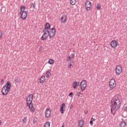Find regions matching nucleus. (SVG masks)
Returning a JSON list of instances; mask_svg holds the SVG:
<instances>
[{
    "label": "nucleus",
    "instance_id": "1",
    "mask_svg": "<svg viewBox=\"0 0 127 127\" xmlns=\"http://www.w3.org/2000/svg\"><path fill=\"white\" fill-rule=\"evenodd\" d=\"M121 100L120 98L118 97H114L111 102V113L113 115L116 114V111H118L119 108L121 107Z\"/></svg>",
    "mask_w": 127,
    "mask_h": 127
},
{
    "label": "nucleus",
    "instance_id": "2",
    "mask_svg": "<svg viewBox=\"0 0 127 127\" xmlns=\"http://www.w3.org/2000/svg\"><path fill=\"white\" fill-rule=\"evenodd\" d=\"M33 101V95L30 94L26 98V104L27 106H29V109L30 110L31 113H34L35 112V108L33 107V104L32 103V101Z\"/></svg>",
    "mask_w": 127,
    "mask_h": 127
},
{
    "label": "nucleus",
    "instance_id": "3",
    "mask_svg": "<svg viewBox=\"0 0 127 127\" xmlns=\"http://www.w3.org/2000/svg\"><path fill=\"white\" fill-rule=\"evenodd\" d=\"M11 88V84L10 82L7 81L5 85L3 86L1 92L2 93V95L3 96H6L8 93H9V91H10V88Z\"/></svg>",
    "mask_w": 127,
    "mask_h": 127
},
{
    "label": "nucleus",
    "instance_id": "4",
    "mask_svg": "<svg viewBox=\"0 0 127 127\" xmlns=\"http://www.w3.org/2000/svg\"><path fill=\"white\" fill-rule=\"evenodd\" d=\"M55 34H56V29H55V28H52L50 29V31H49L50 39H51L52 37H54V36H55Z\"/></svg>",
    "mask_w": 127,
    "mask_h": 127
},
{
    "label": "nucleus",
    "instance_id": "5",
    "mask_svg": "<svg viewBox=\"0 0 127 127\" xmlns=\"http://www.w3.org/2000/svg\"><path fill=\"white\" fill-rule=\"evenodd\" d=\"M49 30H47L46 32H45L41 38V40H43V41L46 40V39L48 38V36H49Z\"/></svg>",
    "mask_w": 127,
    "mask_h": 127
},
{
    "label": "nucleus",
    "instance_id": "6",
    "mask_svg": "<svg viewBox=\"0 0 127 127\" xmlns=\"http://www.w3.org/2000/svg\"><path fill=\"white\" fill-rule=\"evenodd\" d=\"M116 75L119 76V75H121V73H122L123 69H122V66L120 65H118L116 66L115 69Z\"/></svg>",
    "mask_w": 127,
    "mask_h": 127
},
{
    "label": "nucleus",
    "instance_id": "7",
    "mask_svg": "<svg viewBox=\"0 0 127 127\" xmlns=\"http://www.w3.org/2000/svg\"><path fill=\"white\" fill-rule=\"evenodd\" d=\"M109 87L111 89H114L116 87V80L114 79H112L109 82Z\"/></svg>",
    "mask_w": 127,
    "mask_h": 127
},
{
    "label": "nucleus",
    "instance_id": "8",
    "mask_svg": "<svg viewBox=\"0 0 127 127\" xmlns=\"http://www.w3.org/2000/svg\"><path fill=\"white\" fill-rule=\"evenodd\" d=\"M85 6L87 10H91V7L92 6V2L91 1L87 0L85 3Z\"/></svg>",
    "mask_w": 127,
    "mask_h": 127
},
{
    "label": "nucleus",
    "instance_id": "9",
    "mask_svg": "<svg viewBox=\"0 0 127 127\" xmlns=\"http://www.w3.org/2000/svg\"><path fill=\"white\" fill-rule=\"evenodd\" d=\"M51 116V109L50 108H46V111H45V117L47 119L49 118Z\"/></svg>",
    "mask_w": 127,
    "mask_h": 127
},
{
    "label": "nucleus",
    "instance_id": "10",
    "mask_svg": "<svg viewBox=\"0 0 127 127\" xmlns=\"http://www.w3.org/2000/svg\"><path fill=\"white\" fill-rule=\"evenodd\" d=\"M110 45L112 48H116L117 46L119 45V42L116 40H113L111 41Z\"/></svg>",
    "mask_w": 127,
    "mask_h": 127
},
{
    "label": "nucleus",
    "instance_id": "11",
    "mask_svg": "<svg viewBox=\"0 0 127 127\" xmlns=\"http://www.w3.org/2000/svg\"><path fill=\"white\" fill-rule=\"evenodd\" d=\"M21 14V18L23 20L26 19L27 17V12L26 11H23V12L20 13Z\"/></svg>",
    "mask_w": 127,
    "mask_h": 127
},
{
    "label": "nucleus",
    "instance_id": "12",
    "mask_svg": "<svg viewBox=\"0 0 127 127\" xmlns=\"http://www.w3.org/2000/svg\"><path fill=\"white\" fill-rule=\"evenodd\" d=\"M65 104L64 103H63L62 105H61V108H60V111L61 113V114H64V112H65Z\"/></svg>",
    "mask_w": 127,
    "mask_h": 127
},
{
    "label": "nucleus",
    "instance_id": "13",
    "mask_svg": "<svg viewBox=\"0 0 127 127\" xmlns=\"http://www.w3.org/2000/svg\"><path fill=\"white\" fill-rule=\"evenodd\" d=\"M72 59H75V54H71L70 56L67 57L66 58V61L70 62Z\"/></svg>",
    "mask_w": 127,
    "mask_h": 127
},
{
    "label": "nucleus",
    "instance_id": "14",
    "mask_svg": "<svg viewBox=\"0 0 127 127\" xmlns=\"http://www.w3.org/2000/svg\"><path fill=\"white\" fill-rule=\"evenodd\" d=\"M61 19L63 23H66V21H67V15H63L62 16Z\"/></svg>",
    "mask_w": 127,
    "mask_h": 127
},
{
    "label": "nucleus",
    "instance_id": "15",
    "mask_svg": "<svg viewBox=\"0 0 127 127\" xmlns=\"http://www.w3.org/2000/svg\"><path fill=\"white\" fill-rule=\"evenodd\" d=\"M45 82V76L44 75H42L40 79V83L41 84H43Z\"/></svg>",
    "mask_w": 127,
    "mask_h": 127
},
{
    "label": "nucleus",
    "instance_id": "16",
    "mask_svg": "<svg viewBox=\"0 0 127 127\" xmlns=\"http://www.w3.org/2000/svg\"><path fill=\"white\" fill-rule=\"evenodd\" d=\"M50 27H51V25H50V24L49 23H46L45 25V29H47V30H48L50 29Z\"/></svg>",
    "mask_w": 127,
    "mask_h": 127
},
{
    "label": "nucleus",
    "instance_id": "17",
    "mask_svg": "<svg viewBox=\"0 0 127 127\" xmlns=\"http://www.w3.org/2000/svg\"><path fill=\"white\" fill-rule=\"evenodd\" d=\"M83 126H84V120H80L78 122V127H83Z\"/></svg>",
    "mask_w": 127,
    "mask_h": 127
},
{
    "label": "nucleus",
    "instance_id": "18",
    "mask_svg": "<svg viewBox=\"0 0 127 127\" xmlns=\"http://www.w3.org/2000/svg\"><path fill=\"white\" fill-rule=\"evenodd\" d=\"M73 89H76L78 87V83L77 81H74L72 84Z\"/></svg>",
    "mask_w": 127,
    "mask_h": 127
},
{
    "label": "nucleus",
    "instance_id": "19",
    "mask_svg": "<svg viewBox=\"0 0 127 127\" xmlns=\"http://www.w3.org/2000/svg\"><path fill=\"white\" fill-rule=\"evenodd\" d=\"M51 76V72L49 71V70H48L46 72V76L47 78H48Z\"/></svg>",
    "mask_w": 127,
    "mask_h": 127
},
{
    "label": "nucleus",
    "instance_id": "20",
    "mask_svg": "<svg viewBox=\"0 0 127 127\" xmlns=\"http://www.w3.org/2000/svg\"><path fill=\"white\" fill-rule=\"evenodd\" d=\"M80 85H81V86H87V81H86L85 80H83L81 82Z\"/></svg>",
    "mask_w": 127,
    "mask_h": 127
},
{
    "label": "nucleus",
    "instance_id": "21",
    "mask_svg": "<svg viewBox=\"0 0 127 127\" xmlns=\"http://www.w3.org/2000/svg\"><path fill=\"white\" fill-rule=\"evenodd\" d=\"M86 87H87V85H81L80 86L81 91H82V92H83V91H85Z\"/></svg>",
    "mask_w": 127,
    "mask_h": 127
},
{
    "label": "nucleus",
    "instance_id": "22",
    "mask_svg": "<svg viewBox=\"0 0 127 127\" xmlns=\"http://www.w3.org/2000/svg\"><path fill=\"white\" fill-rule=\"evenodd\" d=\"M126 122L125 121H122L120 124V127H126Z\"/></svg>",
    "mask_w": 127,
    "mask_h": 127
},
{
    "label": "nucleus",
    "instance_id": "23",
    "mask_svg": "<svg viewBox=\"0 0 127 127\" xmlns=\"http://www.w3.org/2000/svg\"><path fill=\"white\" fill-rule=\"evenodd\" d=\"M25 8H26V7H25V6H22L21 7V8H20V13H22V12H23V11H24V10H25Z\"/></svg>",
    "mask_w": 127,
    "mask_h": 127
},
{
    "label": "nucleus",
    "instance_id": "24",
    "mask_svg": "<svg viewBox=\"0 0 127 127\" xmlns=\"http://www.w3.org/2000/svg\"><path fill=\"white\" fill-rule=\"evenodd\" d=\"M44 127H50V122H46Z\"/></svg>",
    "mask_w": 127,
    "mask_h": 127
},
{
    "label": "nucleus",
    "instance_id": "25",
    "mask_svg": "<svg viewBox=\"0 0 127 127\" xmlns=\"http://www.w3.org/2000/svg\"><path fill=\"white\" fill-rule=\"evenodd\" d=\"M75 3L76 0H70V4H71V5H74Z\"/></svg>",
    "mask_w": 127,
    "mask_h": 127
},
{
    "label": "nucleus",
    "instance_id": "26",
    "mask_svg": "<svg viewBox=\"0 0 127 127\" xmlns=\"http://www.w3.org/2000/svg\"><path fill=\"white\" fill-rule=\"evenodd\" d=\"M48 62H49V64H51V65H52V64H54V60L52 59H50Z\"/></svg>",
    "mask_w": 127,
    "mask_h": 127
},
{
    "label": "nucleus",
    "instance_id": "27",
    "mask_svg": "<svg viewBox=\"0 0 127 127\" xmlns=\"http://www.w3.org/2000/svg\"><path fill=\"white\" fill-rule=\"evenodd\" d=\"M96 8L97 10H100L101 9V4H100V3H97Z\"/></svg>",
    "mask_w": 127,
    "mask_h": 127
},
{
    "label": "nucleus",
    "instance_id": "28",
    "mask_svg": "<svg viewBox=\"0 0 127 127\" xmlns=\"http://www.w3.org/2000/svg\"><path fill=\"white\" fill-rule=\"evenodd\" d=\"M22 121L23 124H26V121H27V117H25Z\"/></svg>",
    "mask_w": 127,
    "mask_h": 127
},
{
    "label": "nucleus",
    "instance_id": "29",
    "mask_svg": "<svg viewBox=\"0 0 127 127\" xmlns=\"http://www.w3.org/2000/svg\"><path fill=\"white\" fill-rule=\"evenodd\" d=\"M31 7H33V8H35V2H33L31 3Z\"/></svg>",
    "mask_w": 127,
    "mask_h": 127
},
{
    "label": "nucleus",
    "instance_id": "30",
    "mask_svg": "<svg viewBox=\"0 0 127 127\" xmlns=\"http://www.w3.org/2000/svg\"><path fill=\"white\" fill-rule=\"evenodd\" d=\"M36 122H37V118L36 117H34L33 118V124H35V123H36Z\"/></svg>",
    "mask_w": 127,
    "mask_h": 127
},
{
    "label": "nucleus",
    "instance_id": "31",
    "mask_svg": "<svg viewBox=\"0 0 127 127\" xmlns=\"http://www.w3.org/2000/svg\"><path fill=\"white\" fill-rule=\"evenodd\" d=\"M14 81H15V83L17 84V83H18V78H15Z\"/></svg>",
    "mask_w": 127,
    "mask_h": 127
},
{
    "label": "nucleus",
    "instance_id": "32",
    "mask_svg": "<svg viewBox=\"0 0 127 127\" xmlns=\"http://www.w3.org/2000/svg\"><path fill=\"white\" fill-rule=\"evenodd\" d=\"M69 97H72V96H73V92H70L69 95Z\"/></svg>",
    "mask_w": 127,
    "mask_h": 127
},
{
    "label": "nucleus",
    "instance_id": "33",
    "mask_svg": "<svg viewBox=\"0 0 127 127\" xmlns=\"http://www.w3.org/2000/svg\"><path fill=\"white\" fill-rule=\"evenodd\" d=\"M80 94H81V92H78L77 93H76V96H78V97H80Z\"/></svg>",
    "mask_w": 127,
    "mask_h": 127
},
{
    "label": "nucleus",
    "instance_id": "34",
    "mask_svg": "<svg viewBox=\"0 0 127 127\" xmlns=\"http://www.w3.org/2000/svg\"><path fill=\"white\" fill-rule=\"evenodd\" d=\"M93 121L92 120H90V124L91 125V126H93Z\"/></svg>",
    "mask_w": 127,
    "mask_h": 127
},
{
    "label": "nucleus",
    "instance_id": "35",
    "mask_svg": "<svg viewBox=\"0 0 127 127\" xmlns=\"http://www.w3.org/2000/svg\"><path fill=\"white\" fill-rule=\"evenodd\" d=\"M77 86H81V82H77Z\"/></svg>",
    "mask_w": 127,
    "mask_h": 127
},
{
    "label": "nucleus",
    "instance_id": "36",
    "mask_svg": "<svg viewBox=\"0 0 127 127\" xmlns=\"http://www.w3.org/2000/svg\"><path fill=\"white\" fill-rule=\"evenodd\" d=\"M2 35V34L1 33V32L0 31V39L1 38Z\"/></svg>",
    "mask_w": 127,
    "mask_h": 127
},
{
    "label": "nucleus",
    "instance_id": "37",
    "mask_svg": "<svg viewBox=\"0 0 127 127\" xmlns=\"http://www.w3.org/2000/svg\"><path fill=\"white\" fill-rule=\"evenodd\" d=\"M46 30H47V29H45V28H44V29H43V32H46Z\"/></svg>",
    "mask_w": 127,
    "mask_h": 127
},
{
    "label": "nucleus",
    "instance_id": "38",
    "mask_svg": "<svg viewBox=\"0 0 127 127\" xmlns=\"http://www.w3.org/2000/svg\"><path fill=\"white\" fill-rule=\"evenodd\" d=\"M3 84V80L2 79V80H1V85H2Z\"/></svg>",
    "mask_w": 127,
    "mask_h": 127
},
{
    "label": "nucleus",
    "instance_id": "39",
    "mask_svg": "<svg viewBox=\"0 0 127 127\" xmlns=\"http://www.w3.org/2000/svg\"><path fill=\"white\" fill-rule=\"evenodd\" d=\"M65 127V123H64L62 125V127Z\"/></svg>",
    "mask_w": 127,
    "mask_h": 127
},
{
    "label": "nucleus",
    "instance_id": "40",
    "mask_svg": "<svg viewBox=\"0 0 127 127\" xmlns=\"http://www.w3.org/2000/svg\"><path fill=\"white\" fill-rule=\"evenodd\" d=\"M72 108H73V105H71L69 107V109H72Z\"/></svg>",
    "mask_w": 127,
    "mask_h": 127
},
{
    "label": "nucleus",
    "instance_id": "41",
    "mask_svg": "<svg viewBox=\"0 0 127 127\" xmlns=\"http://www.w3.org/2000/svg\"><path fill=\"white\" fill-rule=\"evenodd\" d=\"M91 121H95V119L93 118V117L91 118Z\"/></svg>",
    "mask_w": 127,
    "mask_h": 127
},
{
    "label": "nucleus",
    "instance_id": "42",
    "mask_svg": "<svg viewBox=\"0 0 127 127\" xmlns=\"http://www.w3.org/2000/svg\"><path fill=\"white\" fill-rule=\"evenodd\" d=\"M72 66V64H70L69 65H68V68H71V66Z\"/></svg>",
    "mask_w": 127,
    "mask_h": 127
},
{
    "label": "nucleus",
    "instance_id": "43",
    "mask_svg": "<svg viewBox=\"0 0 127 127\" xmlns=\"http://www.w3.org/2000/svg\"><path fill=\"white\" fill-rule=\"evenodd\" d=\"M85 114L87 115V114H88V111H85Z\"/></svg>",
    "mask_w": 127,
    "mask_h": 127
},
{
    "label": "nucleus",
    "instance_id": "44",
    "mask_svg": "<svg viewBox=\"0 0 127 127\" xmlns=\"http://www.w3.org/2000/svg\"><path fill=\"white\" fill-rule=\"evenodd\" d=\"M0 126H1V121L0 120Z\"/></svg>",
    "mask_w": 127,
    "mask_h": 127
},
{
    "label": "nucleus",
    "instance_id": "45",
    "mask_svg": "<svg viewBox=\"0 0 127 127\" xmlns=\"http://www.w3.org/2000/svg\"><path fill=\"white\" fill-rule=\"evenodd\" d=\"M2 10V9H0V11H1Z\"/></svg>",
    "mask_w": 127,
    "mask_h": 127
},
{
    "label": "nucleus",
    "instance_id": "46",
    "mask_svg": "<svg viewBox=\"0 0 127 127\" xmlns=\"http://www.w3.org/2000/svg\"><path fill=\"white\" fill-rule=\"evenodd\" d=\"M28 103H30V102H28Z\"/></svg>",
    "mask_w": 127,
    "mask_h": 127
}]
</instances>
